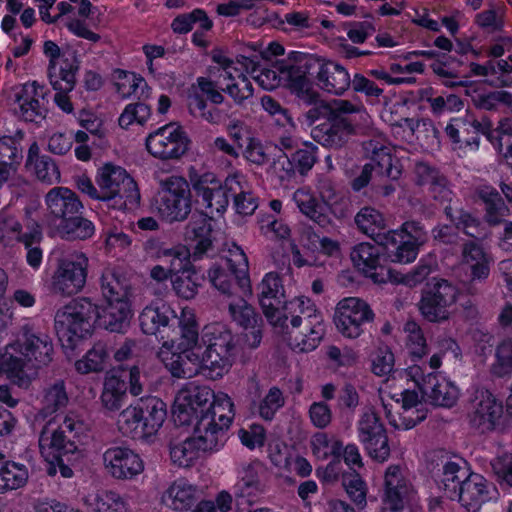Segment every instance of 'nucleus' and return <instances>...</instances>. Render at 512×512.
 Returning <instances> with one entry per match:
<instances>
[{
    "label": "nucleus",
    "mask_w": 512,
    "mask_h": 512,
    "mask_svg": "<svg viewBox=\"0 0 512 512\" xmlns=\"http://www.w3.org/2000/svg\"><path fill=\"white\" fill-rule=\"evenodd\" d=\"M277 70L286 76V87L297 99L310 108L303 114L311 130L312 138L322 146L341 149L361 128L359 119L365 113L348 100L326 101L313 88L311 80L299 72L298 68L283 61L276 63Z\"/></svg>",
    "instance_id": "nucleus-1"
},
{
    "label": "nucleus",
    "mask_w": 512,
    "mask_h": 512,
    "mask_svg": "<svg viewBox=\"0 0 512 512\" xmlns=\"http://www.w3.org/2000/svg\"><path fill=\"white\" fill-rule=\"evenodd\" d=\"M94 324L110 332L125 333L128 328V302H108L100 313L98 306L89 298H78L55 315L56 333L68 345L89 336Z\"/></svg>",
    "instance_id": "nucleus-2"
},
{
    "label": "nucleus",
    "mask_w": 512,
    "mask_h": 512,
    "mask_svg": "<svg viewBox=\"0 0 512 512\" xmlns=\"http://www.w3.org/2000/svg\"><path fill=\"white\" fill-rule=\"evenodd\" d=\"M190 182L181 176H169L159 181L155 204L162 219L169 223L182 222L192 210Z\"/></svg>",
    "instance_id": "nucleus-3"
},
{
    "label": "nucleus",
    "mask_w": 512,
    "mask_h": 512,
    "mask_svg": "<svg viewBox=\"0 0 512 512\" xmlns=\"http://www.w3.org/2000/svg\"><path fill=\"white\" fill-rule=\"evenodd\" d=\"M87 425L77 415L68 413L57 429L45 427L39 437V448L43 456L73 454L87 437Z\"/></svg>",
    "instance_id": "nucleus-4"
},
{
    "label": "nucleus",
    "mask_w": 512,
    "mask_h": 512,
    "mask_svg": "<svg viewBox=\"0 0 512 512\" xmlns=\"http://www.w3.org/2000/svg\"><path fill=\"white\" fill-rule=\"evenodd\" d=\"M10 350L19 357L23 368L34 371V380L38 376L39 369L51 363L54 353L51 338L45 333L36 331L29 324L21 327L20 336L10 344Z\"/></svg>",
    "instance_id": "nucleus-5"
},
{
    "label": "nucleus",
    "mask_w": 512,
    "mask_h": 512,
    "mask_svg": "<svg viewBox=\"0 0 512 512\" xmlns=\"http://www.w3.org/2000/svg\"><path fill=\"white\" fill-rule=\"evenodd\" d=\"M215 400L208 386H191L178 392L172 406V418L177 426H189L208 413Z\"/></svg>",
    "instance_id": "nucleus-6"
},
{
    "label": "nucleus",
    "mask_w": 512,
    "mask_h": 512,
    "mask_svg": "<svg viewBox=\"0 0 512 512\" xmlns=\"http://www.w3.org/2000/svg\"><path fill=\"white\" fill-rule=\"evenodd\" d=\"M190 139L178 122H170L146 138V148L155 158L178 160L189 149Z\"/></svg>",
    "instance_id": "nucleus-7"
},
{
    "label": "nucleus",
    "mask_w": 512,
    "mask_h": 512,
    "mask_svg": "<svg viewBox=\"0 0 512 512\" xmlns=\"http://www.w3.org/2000/svg\"><path fill=\"white\" fill-rule=\"evenodd\" d=\"M130 408V434L133 439H146L154 435L165 420L164 403L149 394L130 401Z\"/></svg>",
    "instance_id": "nucleus-8"
},
{
    "label": "nucleus",
    "mask_w": 512,
    "mask_h": 512,
    "mask_svg": "<svg viewBox=\"0 0 512 512\" xmlns=\"http://www.w3.org/2000/svg\"><path fill=\"white\" fill-rule=\"evenodd\" d=\"M88 262L83 253L60 259L51 277L50 291L61 296H72L80 292L86 284Z\"/></svg>",
    "instance_id": "nucleus-9"
},
{
    "label": "nucleus",
    "mask_w": 512,
    "mask_h": 512,
    "mask_svg": "<svg viewBox=\"0 0 512 512\" xmlns=\"http://www.w3.org/2000/svg\"><path fill=\"white\" fill-rule=\"evenodd\" d=\"M375 314L363 299L348 297L336 306L334 323L338 331L347 338H358L365 327L374 321Z\"/></svg>",
    "instance_id": "nucleus-10"
},
{
    "label": "nucleus",
    "mask_w": 512,
    "mask_h": 512,
    "mask_svg": "<svg viewBox=\"0 0 512 512\" xmlns=\"http://www.w3.org/2000/svg\"><path fill=\"white\" fill-rule=\"evenodd\" d=\"M190 183L197 197H201L202 204L210 213H223L228 204L231 192L234 190L233 185H239L235 178H227L225 184L213 173L190 174Z\"/></svg>",
    "instance_id": "nucleus-11"
},
{
    "label": "nucleus",
    "mask_w": 512,
    "mask_h": 512,
    "mask_svg": "<svg viewBox=\"0 0 512 512\" xmlns=\"http://www.w3.org/2000/svg\"><path fill=\"white\" fill-rule=\"evenodd\" d=\"M350 258L359 270L374 283L383 284L398 281V273L387 266V260L379 247L369 243H360L352 248Z\"/></svg>",
    "instance_id": "nucleus-12"
},
{
    "label": "nucleus",
    "mask_w": 512,
    "mask_h": 512,
    "mask_svg": "<svg viewBox=\"0 0 512 512\" xmlns=\"http://www.w3.org/2000/svg\"><path fill=\"white\" fill-rule=\"evenodd\" d=\"M358 432L364 449L373 459L383 462L389 457L386 429L374 410L369 409L363 413L358 422Z\"/></svg>",
    "instance_id": "nucleus-13"
},
{
    "label": "nucleus",
    "mask_w": 512,
    "mask_h": 512,
    "mask_svg": "<svg viewBox=\"0 0 512 512\" xmlns=\"http://www.w3.org/2000/svg\"><path fill=\"white\" fill-rule=\"evenodd\" d=\"M259 289V303L268 321L273 326L287 327L288 315L280 311L281 306L284 310H288V307L279 275L274 272L266 274Z\"/></svg>",
    "instance_id": "nucleus-14"
},
{
    "label": "nucleus",
    "mask_w": 512,
    "mask_h": 512,
    "mask_svg": "<svg viewBox=\"0 0 512 512\" xmlns=\"http://www.w3.org/2000/svg\"><path fill=\"white\" fill-rule=\"evenodd\" d=\"M294 304L299 307L300 313L307 314L304 317V332L289 330L288 326L283 329L286 330L285 334L287 335L290 346L294 350H298L299 352L312 351L318 346L324 335L321 320H319L316 315H314L315 322L312 320V313L316 310L314 306L310 304V300L307 299L305 301L303 298H297L295 301L290 302V305Z\"/></svg>",
    "instance_id": "nucleus-15"
},
{
    "label": "nucleus",
    "mask_w": 512,
    "mask_h": 512,
    "mask_svg": "<svg viewBox=\"0 0 512 512\" xmlns=\"http://www.w3.org/2000/svg\"><path fill=\"white\" fill-rule=\"evenodd\" d=\"M484 240H466L461 245V261L470 268V278L465 284L466 292L470 295L478 293L477 284L490 274L491 259L483 246Z\"/></svg>",
    "instance_id": "nucleus-16"
},
{
    "label": "nucleus",
    "mask_w": 512,
    "mask_h": 512,
    "mask_svg": "<svg viewBox=\"0 0 512 512\" xmlns=\"http://www.w3.org/2000/svg\"><path fill=\"white\" fill-rule=\"evenodd\" d=\"M46 224L54 228L74 213L83 212L84 205L78 195L66 187H54L45 196Z\"/></svg>",
    "instance_id": "nucleus-17"
},
{
    "label": "nucleus",
    "mask_w": 512,
    "mask_h": 512,
    "mask_svg": "<svg viewBox=\"0 0 512 512\" xmlns=\"http://www.w3.org/2000/svg\"><path fill=\"white\" fill-rule=\"evenodd\" d=\"M42 229L38 222L29 221L25 227L13 215L0 213V243L4 247H14L17 244L29 246L41 242Z\"/></svg>",
    "instance_id": "nucleus-18"
},
{
    "label": "nucleus",
    "mask_w": 512,
    "mask_h": 512,
    "mask_svg": "<svg viewBox=\"0 0 512 512\" xmlns=\"http://www.w3.org/2000/svg\"><path fill=\"white\" fill-rule=\"evenodd\" d=\"M228 311L233 319L244 331L245 342L248 347L257 348L262 340L264 321L261 315L243 297L238 302H230Z\"/></svg>",
    "instance_id": "nucleus-19"
},
{
    "label": "nucleus",
    "mask_w": 512,
    "mask_h": 512,
    "mask_svg": "<svg viewBox=\"0 0 512 512\" xmlns=\"http://www.w3.org/2000/svg\"><path fill=\"white\" fill-rule=\"evenodd\" d=\"M46 90L36 81L25 83L14 94L17 113L24 121L39 122L46 117Z\"/></svg>",
    "instance_id": "nucleus-20"
},
{
    "label": "nucleus",
    "mask_w": 512,
    "mask_h": 512,
    "mask_svg": "<svg viewBox=\"0 0 512 512\" xmlns=\"http://www.w3.org/2000/svg\"><path fill=\"white\" fill-rule=\"evenodd\" d=\"M77 70L78 66L68 59L64 60L59 67L51 65L49 70V81L56 91L54 102L66 113L73 111V104L70 101L68 93L75 87Z\"/></svg>",
    "instance_id": "nucleus-21"
},
{
    "label": "nucleus",
    "mask_w": 512,
    "mask_h": 512,
    "mask_svg": "<svg viewBox=\"0 0 512 512\" xmlns=\"http://www.w3.org/2000/svg\"><path fill=\"white\" fill-rule=\"evenodd\" d=\"M473 408L470 424L482 433L493 430L503 413L502 404L488 391L475 397Z\"/></svg>",
    "instance_id": "nucleus-22"
},
{
    "label": "nucleus",
    "mask_w": 512,
    "mask_h": 512,
    "mask_svg": "<svg viewBox=\"0 0 512 512\" xmlns=\"http://www.w3.org/2000/svg\"><path fill=\"white\" fill-rule=\"evenodd\" d=\"M211 233V217L203 213L192 216L185 228V240L193 248L192 258L194 260L200 259L213 248Z\"/></svg>",
    "instance_id": "nucleus-23"
},
{
    "label": "nucleus",
    "mask_w": 512,
    "mask_h": 512,
    "mask_svg": "<svg viewBox=\"0 0 512 512\" xmlns=\"http://www.w3.org/2000/svg\"><path fill=\"white\" fill-rule=\"evenodd\" d=\"M456 497L468 511L477 512L490 499L487 480L477 473H470L462 480Z\"/></svg>",
    "instance_id": "nucleus-24"
},
{
    "label": "nucleus",
    "mask_w": 512,
    "mask_h": 512,
    "mask_svg": "<svg viewBox=\"0 0 512 512\" xmlns=\"http://www.w3.org/2000/svg\"><path fill=\"white\" fill-rule=\"evenodd\" d=\"M128 370L122 365L113 367L106 376L102 401L111 411L119 410L126 401Z\"/></svg>",
    "instance_id": "nucleus-25"
},
{
    "label": "nucleus",
    "mask_w": 512,
    "mask_h": 512,
    "mask_svg": "<svg viewBox=\"0 0 512 512\" xmlns=\"http://www.w3.org/2000/svg\"><path fill=\"white\" fill-rule=\"evenodd\" d=\"M227 428L217 425L213 419L200 417L194 423L193 439L200 452L218 451L226 441Z\"/></svg>",
    "instance_id": "nucleus-26"
},
{
    "label": "nucleus",
    "mask_w": 512,
    "mask_h": 512,
    "mask_svg": "<svg viewBox=\"0 0 512 512\" xmlns=\"http://www.w3.org/2000/svg\"><path fill=\"white\" fill-rule=\"evenodd\" d=\"M127 177V171L123 167L110 162L98 168L95 182L100 189L102 201L116 200Z\"/></svg>",
    "instance_id": "nucleus-27"
},
{
    "label": "nucleus",
    "mask_w": 512,
    "mask_h": 512,
    "mask_svg": "<svg viewBox=\"0 0 512 512\" xmlns=\"http://www.w3.org/2000/svg\"><path fill=\"white\" fill-rule=\"evenodd\" d=\"M318 86L331 94L342 95L351 85L348 71L340 64L326 60L324 67L315 76Z\"/></svg>",
    "instance_id": "nucleus-28"
},
{
    "label": "nucleus",
    "mask_w": 512,
    "mask_h": 512,
    "mask_svg": "<svg viewBox=\"0 0 512 512\" xmlns=\"http://www.w3.org/2000/svg\"><path fill=\"white\" fill-rule=\"evenodd\" d=\"M50 232L67 241L87 240L94 235L95 225L83 216V212H79L60 222Z\"/></svg>",
    "instance_id": "nucleus-29"
},
{
    "label": "nucleus",
    "mask_w": 512,
    "mask_h": 512,
    "mask_svg": "<svg viewBox=\"0 0 512 512\" xmlns=\"http://www.w3.org/2000/svg\"><path fill=\"white\" fill-rule=\"evenodd\" d=\"M402 412L398 419H390L389 423L396 429H411L426 418V410L421 405L419 395L414 390H404L401 394Z\"/></svg>",
    "instance_id": "nucleus-30"
},
{
    "label": "nucleus",
    "mask_w": 512,
    "mask_h": 512,
    "mask_svg": "<svg viewBox=\"0 0 512 512\" xmlns=\"http://www.w3.org/2000/svg\"><path fill=\"white\" fill-rule=\"evenodd\" d=\"M418 183L426 186L432 197L441 203L450 202L452 191L449 187V181L437 169L427 164L417 165Z\"/></svg>",
    "instance_id": "nucleus-31"
},
{
    "label": "nucleus",
    "mask_w": 512,
    "mask_h": 512,
    "mask_svg": "<svg viewBox=\"0 0 512 512\" xmlns=\"http://www.w3.org/2000/svg\"><path fill=\"white\" fill-rule=\"evenodd\" d=\"M23 364L14 351L10 350V344L6 347L5 353L0 356V375L6 377L16 386L28 389L34 381V371L23 368Z\"/></svg>",
    "instance_id": "nucleus-32"
},
{
    "label": "nucleus",
    "mask_w": 512,
    "mask_h": 512,
    "mask_svg": "<svg viewBox=\"0 0 512 512\" xmlns=\"http://www.w3.org/2000/svg\"><path fill=\"white\" fill-rule=\"evenodd\" d=\"M100 282L102 294L107 302H128V277L125 271L107 268Z\"/></svg>",
    "instance_id": "nucleus-33"
},
{
    "label": "nucleus",
    "mask_w": 512,
    "mask_h": 512,
    "mask_svg": "<svg viewBox=\"0 0 512 512\" xmlns=\"http://www.w3.org/2000/svg\"><path fill=\"white\" fill-rule=\"evenodd\" d=\"M420 389L435 406L452 407L458 398L457 388L445 380L439 381L436 376L429 375Z\"/></svg>",
    "instance_id": "nucleus-34"
},
{
    "label": "nucleus",
    "mask_w": 512,
    "mask_h": 512,
    "mask_svg": "<svg viewBox=\"0 0 512 512\" xmlns=\"http://www.w3.org/2000/svg\"><path fill=\"white\" fill-rule=\"evenodd\" d=\"M475 194L484 204V221L490 226L501 224L508 207L499 192L492 187L482 186L477 188Z\"/></svg>",
    "instance_id": "nucleus-35"
},
{
    "label": "nucleus",
    "mask_w": 512,
    "mask_h": 512,
    "mask_svg": "<svg viewBox=\"0 0 512 512\" xmlns=\"http://www.w3.org/2000/svg\"><path fill=\"white\" fill-rule=\"evenodd\" d=\"M198 500L199 493L197 488L185 480L175 481L163 497V501L177 511L189 510Z\"/></svg>",
    "instance_id": "nucleus-36"
},
{
    "label": "nucleus",
    "mask_w": 512,
    "mask_h": 512,
    "mask_svg": "<svg viewBox=\"0 0 512 512\" xmlns=\"http://www.w3.org/2000/svg\"><path fill=\"white\" fill-rule=\"evenodd\" d=\"M68 403L66 383L62 379H57L43 389L40 413L44 417L52 416L65 409Z\"/></svg>",
    "instance_id": "nucleus-37"
},
{
    "label": "nucleus",
    "mask_w": 512,
    "mask_h": 512,
    "mask_svg": "<svg viewBox=\"0 0 512 512\" xmlns=\"http://www.w3.org/2000/svg\"><path fill=\"white\" fill-rule=\"evenodd\" d=\"M446 217L454 224L455 228L462 231L470 240L486 239L487 233L481 220L469 211L460 208L454 214L453 208L447 205L444 208Z\"/></svg>",
    "instance_id": "nucleus-38"
},
{
    "label": "nucleus",
    "mask_w": 512,
    "mask_h": 512,
    "mask_svg": "<svg viewBox=\"0 0 512 512\" xmlns=\"http://www.w3.org/2000/svg\"><path fill=\"white\" fill-rule=\"evenodd\" d=\"M172 311L163 304L162 306H147L139 315V324L142 332L147 335H158L167 328L170 322L169 314Z\"/></svg>",
    "instance_id": "nucleus-39"
},
{
    "label": "nucleus",
    "mask_w": 512,
    "mask_h": 512,
    "mask_svg": "<svg viewBox=\"0 0 512 512\" xmlns=\"http://www.w3.org/2000/svg\"><path fill=\"white\" fill-rule=\"evenodd\" d=\"M28 469L15 461L0 462V494L23 487L28 481Z\"/></svg>",
    "instance_id": "nucleus-40"
},
{
    "label": "nucleus",
    "mask_w": 512,
    "mask_h": 512,
    "mask_svg": "<svg viewBox=\"0 0 512 512\" xmlns=\"http://www.w3.org/2000/svg\"><path fill=\"white\" fill-rule=\"evenodd\" d=\"M226 263L228 270L236 280L243 296L251 295L252 288L249 278V266L245 253L238 247L235 250H229Z\"/></svg>",
    "instance_id": "nucleus-41"
},
{
    "label": "nucleus",
    "mask_w": 512,
    "mask_h": 512,
    "mask_svg": "<svg viewBox=\"0 0 512 512\" xmlns=\"http://www.w3.org/2000/svg\"><path fill=\"white\" fill-rule=\"evenodd\" d=\"M222 73L220 68L211 66L207 69V76L197 78V87L206 96V101L209 100L215 105H220L224 102L225 98L223 92V81H221Z\"/></svg>",
    "instance_id": "nucleus-42"
},
{
    "label": "nucleus",
    "mask_w": 512,
    "mask_h": 512,
    "mask_svg": "<svg viewBox=\"0 0 512 512\" xmlns=\"http://www.w3.org/2000/svg\"><path fill=\"white\" fill-rule=\"evenodd\" d=\"M366 149H371L372 155L370 163L375 166V169H377L380 174L387 176L391 180L399 179L402 170L399 165L394 164V158L388 147L384 145L378 147L376 144H373V142H369Z\"/></svg>",
    "instance_id": "nucleus-43"
},
{
    "label": "nucleus",
    "mask_w": 512,
    "mask_h": 512,
    "mask_svg": "<svg viewBox=\"0 0 512 512\" xmlns=\"http://www.w3.org/2000/svg\"><path fill=\"white\" fill-rule=\"evenodd\" d=\"M223 79V92L227 93L236 105H242L247 99L251 98L254 89L251 81L241 72L237 78L232 72H227Z\"/></svg>",
    "instance_id": "nucleus-44"
},
{
    "label": "nucleus",
    "mask_w": 512,
    "mask_h": 512,
    "mask_svg": "<svg viewBox=\"0 0 512 512\" xmlns=\"http://www.w3.org/2000/svg\"><path fill=\"white\" fill-rule=\"evenodd\" d=\"M106 472L116 479H126L128 474V447L113 446L103 454Z\"/></svg>",
    "instance_id": "nucleus-45"
},
{
    "label": "nucleus",
    "mask_w": 512,
    "mask_h": 512,
    "mask_svg": "<svg viewBox=\"0 0 512 512\" xmlns=\"http://www.w3.org/2000/svg\"><path fill=\"white\" fill-rule=\"evenodd\" d=\"M437 466L442 467V478L440 483L443 485L444 491L451 499L456 497L459 486L465 476V471L455 463L444 459L443 456L438 457Z\"/></svg>",
    "instance_id": "nucleus-46"
},
{
    "label": "nucleus",
    "mask_w": 512,
    "mask_h": 512,
    "mask_svg": "<svg viewBox=\"0 0 512 512\" xmlns=\"http://www.w3.org/2000/svg\"><path fill=\"white\" fill-rule=\"evenodd\" d=\"M466 93L471 96V101L477 109L495 111L500 104L512 106V94L504 90L490 92L473 90L472 93L467 90Z\"/></svg>",
    "instance_id": "nucleus-47"
},
{
    "label": "nucleus",
    "mask_w": 512,
    "mask_h": 512,
    "mask_svg": "<svg viewBox=\"0 0 512 512\" xmlns=\"http://www.w3.org/2000/svg\"><path fill=\"white\" fill-rule=\"evenodd\" d=\"M107 358L108 352L106 345L102 342H98L86 352L82 359L75 363V367L76 370L82 374L100 372L104 369Z\"/></svg>",
    "instance_id": "nucleus-48"
},
{
    "label": "nucleus",
    "mask_w": 512,
    "mask_h": 512,
    "mask_svg": "<svg viewBox=\"0 0 512 512\" xmlns=\"http://www.w3.org/2000/svg\"><path fill=\"white\" fill-rule=\"evenodd\" d=\"M452 306L435 299H429V295L423 291L418 303L419 311L423 318L432 323H441L449 320L451 317L450 308Z\"/></svg>",
    "instance_id": "nucleus-49"
},
{
    "label": "nucleus",
    "mask_w": 512,
    "mask_h": 512,
    "mask_svg": "<svg viewBox=\"0 0 512 512\" xmlns=\"http://www.w3.org/2000/svg\"><path fill=\"white\" fill-rule=\"evenodd\" d=\"M17 135L19 138L12 136H3L0 138V167L2 164L12 167V171L9 172V178L16 173L17 167L22 159L20 140L23 134L18 133Z\"/></svg>",
    "instance_id": "nucleus-50"
},
{
    "label": "nucleus",
    "mask_w": 512,
    "mask_h": 512,
    "mask_svg": "<svg viewBox=\"0 0 512 512\" xmlns=\"http://www.w3.org/2000/svg\"><path fill=\"white\" fill-rule=\"evenodd\" d=\"M234 416V404L231 398L226 394H222L219 396L215 395L213 407L209 408L208 413L201 417L213 419L217 425L229 429Z\"/></svg>",
    "instance_id": "nucleus-51"
},
{
    "label": "nucleus",
    "mask_w": 512,
    "mask_h": 512,
    "mask_svg": "<svg viewBox=\"0 0 512 512\" xmlns=\"http://www.w3.org/2000/svg\"><path fill=\"white\" fill-rule=\"evenodd\" d=\"M422 291L429 295V299H435L450 305L456 303L458 295L456 286L442 278H433L425 284Z\"/></svg>",
    "instance_id": "nucleus-52"
},
{
    "label": "nucleus",
    "mask_w": 512,
    "mask_h": 512,
    "mask_svg": "<svg viewBox=\"0 0 512 512\" xmlns=\"http://www.w3.org/2000/svg\"><path fill=\"white\" fill-rule=\"evenodd\" d=\"M355 223L363 233L371 238L386 228L383 215L372 207L362 208L355 216Z\"/></svg>",
    "instance_id": "nucleus-53"
},
{
    "label": "nucleus",
    "mask_w": 512,
    "mask_h": 512,
    "mask_svg": "<svg viewBox=\"0 0 512 512\" xmlns=\"http://www.w3.org/2000/svg\"><path fill=\"white\" fill-rule=\"evenodd\" d=\"M202 374L212 380L225 375L231 368L232 362L224 359L217 353L206 349L201 355Z\"/></svg>",
    "instance_id": "nucleus-54"
},
{
    "label": "nucleus",
    "mask_w": 512,
    "mask_h": 512,
    "mask_svg": "<svg viewBox=\"0 0 512 512\" xmlns=\"http://www.w3.org/2000/svg\"><path fill=\"white\" fill-rule=\"evenodd\" d=\"M203 276L199 275L195 269L183 271V274L172 278L173 289L176 294L186 300L195 297L198 287L201 285Z\"/></svg>",
    "instance_id": "nucleus-55"
},
{
    "label": "nucleus",
    "mask_w": 512,
    "mask_h": 512,
    "mask_svg": "<svg viewBox=\"0 0 512 512\" xmlns=\"http://www.w3.org/2000/svg\"><path fill=\"white\" fill-rule=\"evenodd\" d=\"M200 450L193 437L185 439L178 444L170 445V456L173 463L180 467H189L199 456Z\"/></svg>",
    "instance_id": "nucleus-56"
},
{
    "label": "nucleus",
    "mask_w": 512,
    "mask_h": 512,
    "mask_svg": "<svg viewBox=\"0 0 512 512\" xmlns=\"http://www.w3.org/2000/svg\"><path fill=\"white\" fill-rule=\"evenodd\" d=\"M196 22H199L204 30L212 28V21L208 18L206 12L201 9H195L191 13L177 16L173 20L171 27L175 33L185 34L192 29V24Z\"/></svg>",
    "instance_id": "nucleus-57"
},
{
    "label": "nucleus",
    "mask_w": 512,
    "mask_h": 512,
    "mask_svg": "<svg viewBox=\"0 0 512 512\" xmlns=\"http://www.w3.org/2000/svg\"><path fill=\"white\" fill-rule=\"evenodd\" d=\"M29 168L33 170L36 178L43 183L52 185L60 182L59 168L55 161L47 155H43Z\"/></svg>",
    "instance_id": "nucleus-58"
},
{
    "label": "nucleus",
    "mask_w": 512,
    "mask_h": 512,
    "mask_svg": "<svg viewBox=\"0 0 512 512\" xmlns=\"http://www.w3.org/2000/svg\"><path fill=\"white\" fill-rule=\"evenodd\" d=\"M202 340L207 346H235L232 332L220 323L205 326Z\"/></svg>",
    "instance_id": "nucleus-59"
},
{
    "label": "nucleus",
    "mask_w": 512,
    "mask_h": 512,
    "mask_svg": "<svg viewBox=\"0 0 512 512\" xmlns=\"http://www.w3.org/2000/svg\"><path fill=\"white\" fill-rule=\"evenodd\" d=\"M188 109L194 116H199L211 124H218L221 120V111L218 108L207 110L205 98L198 93L188 95Z\"/></svg>",
    "instance_id": "nucleus-60"
},
{
    "label": "nucleus",
    "mask_w": 512,
    "mask_h": 512,
    "mask_svg": "<svg viewBox=\"0 0 512 512\" xmlns=\"http://www.w3.org/2000/svg\"><path fill=\"white\" fill-rule=\"evenodd\" d=\"M260 489L258 474L252 465H248L242 471L241 478L234 485V493L237 497L254 496Z\"/></svg>",
    "instance_id": "nucleus-61"
},
{
    "label": "nucleus",
    "mask_w": 512,
    "mask_h": 512,
    "mask_svg": "<svg viewBox=\"0 0 512 512\" xmlns=\"http://www.w3.org/2000/svg\"><path fill=\"white\" fill-rule=\"evenodd\" d=\"M342 484L351 500L360 508H364L366 506V487L360 475L355 471L344 474Z\"/></svg>",
    "instance_id": "nucleus-62"
},
{
    "label": "nucleus",
    "mask_w": 512,
    "mask_h": 512,
    "mask_svg": "<svg viewBox=\"0 0 512 512\" xmlns=\"http://www.w3.org/2000/svg\"><path fill=\"white\" fill-rule=\"evenodd\" d=\"M285 404V398L282 391L277 387H272L268 391L267 395L259 403L258 412L261 418L266 421H271L275 413L283 407Z\"/></svg>",
    "instance_id": "nucleus-63"
},
{
    "label": "nucleus",
    "mask_w": 512,
    "mask_h": 512,
    "mask_svg": "<svg viewBox=\"0 0 512 512\" xmlns=\"http://www.w3.org/2000/svg\"><path fill=\"white\" fill-rule=\"evenodd\" d=\"M497 361L491 367V372L497 377H503L512 372V341L505 340L496 351Z\"/></svg>",
    "instance_id": "nucleus-64"
}]
</instances>
